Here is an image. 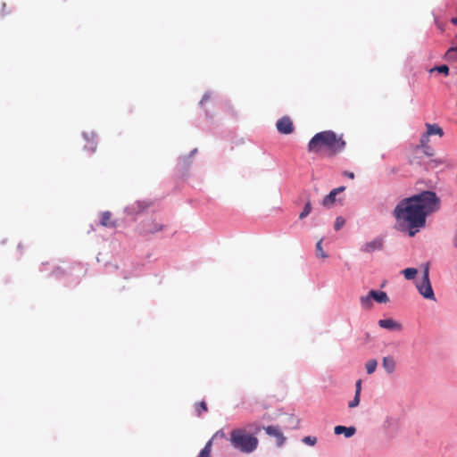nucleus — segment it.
<instances>
[{
  "instance_id": "1",
  "label": "nucleus",
  "mask_w": 457,
  "mask_h": 457,
  "mask_svg": "<svg viewBox=\"0 0 457 457\" xmlns=\"http://www.w3.org/2000/svg\"><path fill=\"white\" fill-rule=\"evenodd\" d=\"M440 208V199L435 192L423 191L418 195L402 200L395 207L394 213L397 220L406 223L408 228H419L425 226L428 215ZM411 237L415 231L410 230Z\"/></svg>"
},
{
  "instance_id": "2",
  "label": "nucleus",
  "mask_w": 457,
  "mask_h": 457,
  "mask_svg": "<svg viewBox=\"0 0 457 457\" xmlns=\"http://www.w3.org/2000/svg\"><path fill=\"white\" fill-rule=\"evenodd\" d=\"M345 142L332 130L319 132L308 144V151L315 154H326L333 156L344 150Z\"/></svg>"
},
{
  "instance_id": "3",
  "label": "nucleus",
  "mask_w": 457,
  "mask_h": 457,
  "mask_svg": "<svg viewBox=\"0 0 457 457\" xmlns=\"http://www.w3.org/2000/svg\"><path fill=\"white\" fill-rule=\"evenodd\" d=\"M261 428V426L255 423L234 428L229 434V442L231 445L239 452L251 453L258 448L259 440L255 434H257Z\"/></svg>"
},
{
  "instance_id": "4",
  "label": "nucleus",
  "mask_w": 457,
  "mask_h": 457,
  "mask_svg": "<svg viewBox=\"0 0 457 457\" xmlns=\"http://www.w3.org/2000/svg\"><path fill=\"white\" fill-rule=\"evenodd\" d=\"M420 294L430 300H435V295L429 281V264L426 263L423 267L422 279L417 284Z\"/></svg>"
},
{
  "instance_id": "5",
  "label": "nucleus",
  "mask_w": 457,
  "mask_h": 457,
  "mask_svg": "<svg viewBox=\"0 0 457 457\" xmlns=\"http://www.w3.org/2000/svg\"><path fill=\"white\" fill-rule=\"evenodd\" d=\"M141 233H155L162 229V225L157 222L155 220L147 219L140 224Z\"/></svg>"
},
{
  "instance_id": "6",
  "label": "nucleus",
  "mask_w": 457,
  "mask_h": 457,
  "mask_svg": "<svg viewBox=\"0 0 457 457\" xmlns=\"http://www.w3.org/2000/svg\"><path fill=\"white\" fill-rule=\"evenodd\" d=\"M262 428L265 430L267 435L276 438L277 446L280 447L283 445V444L286 441V437L284 436L283 433L280 431L278 427L268 426V427H263Z\"/></svg>"
},
{
  "instance_id": "7",
  "label": "nucleus",
  "mask_w": 457,
  "mask_h": 457,
  "mask_svg": "<svg viewBox=\"0 0 457 457\" xmlns=\"http://www.w3.org/2000/svg\"><path fill=\"white\" fill-rule=\"evenodd\" d=\"M277 129L282 134H290L294 131V125L287 116L282 117L277 121Z\"/></svg>"
},
{
  "instance_id": "8",
  "label": "nucleus",
  "mask_w": 457,
  "mask_h": 457,
  "mask_svg": "<svg viewBox=\"0 0 457 457\" xmlns=\"http://www.w3.org/2000/svg\"><path fill=\"white\" fill-rule=\"evenodd\" d=\"M384 241L381 237H377L370 242H366L361 247L364 253H371L374 251L381 250L383 248Z\"/></svg>"
},
{
  "instance_id": "9",
  "label": "nucleus",
  "mask_w": 457,
  "mask_h": 457,
  "mask_svg": "<svg viewBox=\"0 0 457 457\" xmlns=\"http://www.w3.org/2000/svg\"><path fill=\"white\" fill-rule=\"evenodd\" d=\"M378 326L382 328L392 330V331L393 330L401 331L403 329L402 324L394 320L393 319L379 320Z\"/></svg>"
},
{
  "instance_id": "10",
  "label": "nucleus",
  "mask_w": 457,
  "mask_h": 457,
  "mask_svg": "<svg viewBox=\"0 0 457 457\" xmlns=\"http://www.w3.org/2000/svg\"><path fill=\"white\" fill-rule=\"evenodd\" d=\"M356 432V428L354 427H345V426H336L334 428V433L336 435L344 434L345 437L353 436Z\"/></svg>"
},
{
  "instance_id": "11",
  "label": "nucleus",
  "mask_w": 457,
  "mask_h": 457,
  "mask_svg": "<svg viewBox=\"0 0 457 457\" xmlns=\"http://www.w3.org/2000/svg\"><path fill=\"white\" fill-rule=\"evenodd\" d=\"M382 366L388 374H392L395 370L396 363L392 356H386L382 360Z\"/></svg>"
},
{
  "instance_id": "12",
  "label": "nucleus",
  "mask_w": 457,
  "mask_h": 457,
  "mask_svg": "<svg viewBox=\"0 0 457 457\" xmlns=\"http://www.w3.org/2000/svg\"><path fill=\"white\" fill-rule=\"evenodd\" d=\"M370 296L372 297V300H375L376 302L379 303H386L389 301V298L386 292L384 291H376V290H370Z\"/></svg>"
},
{
  "instance_id": "13",
  "label": "nucleus",
  "mask_w": 457,
  "mask_h": 457,
  "mask_svg": "<svg viewBox=\"0 0 457 457\" xmlns=\"http://www.w3.org/2000/svg\"><path fill=\"white\" fill-rule=\"evenodd\" d=\"M112 213L110 212H104L101 214V225L106 228H115L116 222L112 220Z\"/></svg>"
},
{
  "instance_id": "14",
  "label": "nucleus",
  "mask_w": 457,
  "mask_h": 457,
  "mask_svg": "<svg viewBox=\"0 0 457 457\" xmlns=\"http://www.w3.org/2000/svg\"><path fill=\"white\" fill-rule=\"evenodd\" d=\"M427 134L430 137L432 135H438L439 137H443L444 132L443 129L437 124H426Z\"/></svg>"
},
{
  "instance_id": "15",
  "label": "nucleus",
  "mask_w": 457,
  "mask_h": 457,
  "mask_svg": "<svg viewBox=\"0 0 457 457\" xmlns=\"http://www.w3.org/2000/svg\"><path fill=\"white\" fill-rule=\"evenodd\" d=\"M85 139L87 141V144L85 145V148L91 153H94L96 149V143L95 141V134L90 133L89 135L84 134Z\"/></svg>"
},
{
  "instance_id": "16",
  "label": "nucleus",
  "mask_w": 457,
  "mask_h": 457,
  "mask_svg": "<svg viewBox=\"0 0 457 457\" xmlns=\"http://www.w3.org/2000/svg\"><path fill=\"white\" fill-rule=\"evenodd\" d=\"M336 192L331 190L330 193L323 198L322 205L328 208L331 207L336 201Z\"/></svg>"
},
{
  "instance_id": "17",
  "label": "nucleus",
  "mask_w": 457,
  "mask_h": 457,
  "mask_svg": "<svg viewBox=\"0 0 457 457\" xmlns=\"http://www.w3.org/2000/svg\"><path fill=\"white\" fill-rule=\"evenodd\" d=\"M322 241H323V239L321 238L317 242L316 248H315V253L318 258L326 259V258H328V254L325 253V251L322 248Z\"/></svg>"
},
{
  "instance_id": "18",
  "label": "nucleus",
  "mask_w": 457,
  "mask_h": 457,
  "mask_svg": "<svg viewBox=\"0 0 457 457\" xmlns=\"http://www.w3.org/2000/svg\"><path fill=\"white\" fill-rule=\"evenodd\" d=\"M360 302L362 307L366 309H370L372 307V297L370 296V292L369 295L361 296Z\"/></svg>"
},
{
  "instance_id": "19",
  "label": "nucleus",
  "mask_w": 457,
  "mask_h": 457,
  "mask_svg": "<svg viewBox=\"0 0 457 457\" xmlns=\"http://www.w3.org/2000/svg\"><path fill=\"white\" fill-rule=\"evenodd\" d=\"M212 445V440H209L197 457H211Z\"/></svg>"
},
{
  "instance_id": "20",
  "label": "nucleus",
  "mask_w": 457,
  "mask_h": 457,
  "mask_svg": "<svg viewBox=\"0 0 457 457\" xmlns=\"http://www.w3.org/2000/svg\"><path fill=\"white\" fill-rule=\"evenodd\" d=\"M377 366H378L377 360L371 359V360L368 361L365 364L367 373L372 374L373 372H375Z\"/></svg>"
},
{
  "instance_id": "21",
  "label": "nucleus",
  "mask_w": 457,
  "mask_h": 457,
  "mask_svg": "<svg viewBox=\"0 0 457 457\" xmlns=\"http://www.w3.org/2000/svg\"><path fill=\"white\" fill-rule=\"evenodd\" d=\"M402 272L404 275V278L406 279L410 280V279H413L415 278L418 270L415 268H407V269L403 270Z\"/></svg>"
},
{
  "instance_id": "22",
  "label": "nucleus",
  "mask_w": 457,
  "mask_h": 457,
  "mask_svg": "<svg viewBox=\"0 0 457 457\" xmlns=\"http://www.w3.org/2000/svg\"><path fill=\"white\" fill-rule=\"evenodd\" d=\"M449 67L447 65H440V66H436L434 68H432L429 71L430 72H434V71H437L439 73H443L445 74V76H447L449 74Z\"/></svg>"
},
{
  "instance_id": "23",
  "label": "nucleus",
  "mask_w": 457,
  "mask_h": 457,
  "mask_svg": "<svg viewBox=\"0 0 457 457\" xmlns=\"http://www.w3.org/2000/svg\"><path fill=\"white\" fill-rule=\"evenodd\" d=\"M195 411L197 412V416H201L202 412H205L208 411L207 404L204 401H202L200 403H197L195 404Z\"/></svg>"
},
{
  "instance_id": "24",
  "label": "nucleus",
  "mask_w": 457,
  "mask_h": 457,
  "mask_svg": "<svg viewBox=\"0 0 457 457\" xmlns=\"http://www.w3.org/2000/svg\"><path fill=\"white\" fill-rule=\"evenodd\" d=\"M311 212H312V204H311L310 201H308L305 204L303 212L300 213L299 219L303 220V219L306 218L310 214Z\"/></svg>"
},
{
  "instance_id": "25",
  "label": "nucleus",
  "mask_w": 457,
  "mask_h": 457,
  "mask_svg": "<svg viewBox=\"0 0 457 457\" xmlns=\"http://www.w3.org/2000/svg\"><path fill=\"white\" fill-rule=\"evenodd\" d=\"M428 142H429V136L427 133H424L421 136L420 140V146L423 149H429Z\"/></svg>"
},
{
  "instance_id": "26",
  "label": "nucleus",
  "mask_w": 457,
  "mask_h": 457,
  "mask_svg": "<svg viewBox=\"0 0 457 457\" xmlns=\"http://www.w3.org/2000/svg\"><path fill=\"white\" fill-rule=\"evenodd\" d=\"M456 54H457V46H453L449 48L446 52V57L449 60H455L456 59Z\"/></svg>"
},
{
  "instance_id": "27",
  "label": "nucleus",
  "mask_w": 457,
  "mask_h": 457,
  "mask_svg": "<svg viewBox=\"0 0 457 457\" xmlns=\"http://www.w3.org/2000/svg\"><path fill=\"white\" fill-rule=\"evenodd\" d=\"M345 221L342 217H337L334 224V228L336 230H339L345 225Z\"/></svg>"
},
{
  "instance_id": "28",
  "label": "nucleus",
  "mask_w": 457,
  "mask_h": 457,
  "mask_svg": "<svg viewBox=\"0 0 457 457\" xmlns=\"http://www.w3.org/2000/svg\"><path fill=\"white\" fill-rule=\"evenodd\" d=\"M360 403V395H354V397L352 401L349 402L348 406L349 408H354L358 406Z\"/></svg>"
},
{
  "instance_id": "29",
  "label": "nucleus",
  "mask_w": 457,
  "mask_h": 457,
  "mask_svg": "<svg viewBox=\"0 0 457 457\" xmlns=\"http://www.w3.org/2000/svg\"><path fill=\"white\" fill-rule=\"evenodd\" d=\"M303 442L309 445H314L317 442V439L314 436H308L303 437Z\"/></svg>"
},
{
  "instance_id": "30",
  "label": "nucleus",
  "mask_w": 457,
  "mask_h": 457,
  "mask_svg": "<svg viewBox=\"0 0 457 457\" xmlns=\"http://www.w3.org/2000/svg\"><path fill=\"white\" fill-rule=\"evenodd\" d=\"M361 380L359 379L355 383V395H361Z\"/></svg>"
},
{
  "instance_id": "31",
  "label": "nucleus",
  "mask_w": 457,
  "mask_h": 457,
  "mask_svg": "<svg viewBox=\"0 0 457 457\" xmlns=\"http://www.w3.org/2000/svg\"><path fill=\"white\" fill-rule=\"evenodd\" d=\"M210 98V96L209 94H205L204 95V96L202 97L201 101H200V104L203 105L204 102H206L207 100H209Z\"/></svg>"
},
{
  "instance_id": "32",
  "label": "nucleus",
  "mask_w": 457,
  "mask_h": 457,
  "mask_svg": "<svg viewBox=\"0 0 457 457\" xmlns=\"http://www.w3.org/2000/svg\"><path fill=\"white\" fill-rule=\"evenodd\" d=\"M345 187L342 186V187L334 188L332 191L336 192V195H337L338 193H341V192L345 191Z\"/></svg>"
},
{
  "instance_id": "33",
  "label": "nucleus",
  "mask_w": 457,
  "mask_h": 457,
  "mask_svg": "<svg viewBox=\"0 0 457 457\" xmlns=\"http://www.w3.org/2000/svg\"><path fill=\"white\" fill-rule=\"evenodd\" d=\"M345 176L348 177L349 179H354V173L351 171H345Z\"/></svg>"
},
{
  "instance_id": "34",
  "label": "nucleus",
  "mask_w": 457,
  "mask_h": 457,
  "mask_svg": "<svg viewBox=\"0 0 457 457\" xmlns=\"http://www.w3.org/2000/svg\"><path fill=\"white\" fill-rule=\"evenodd\" d=\"M424 150V153L428 155V156H432L433 154L431 153V148L429 147V149H423Z\"/></svg>"
},
{
  "instance_id": "35",
  "label": "nucleus",
  "mask_w": 457,
  "mask_h": 457,
  "mask_svg": "<svg viewBox=\"0 0 457 457\" xmlns=\"http://www.w3.org/2000/svg\"><path fill=\"white\" fill-rule=\"evenodd\" d=\"M451 22H452L453 24H454V25H457V18H456V17L452 18Z\"/></svg>"
}]
</instances>
